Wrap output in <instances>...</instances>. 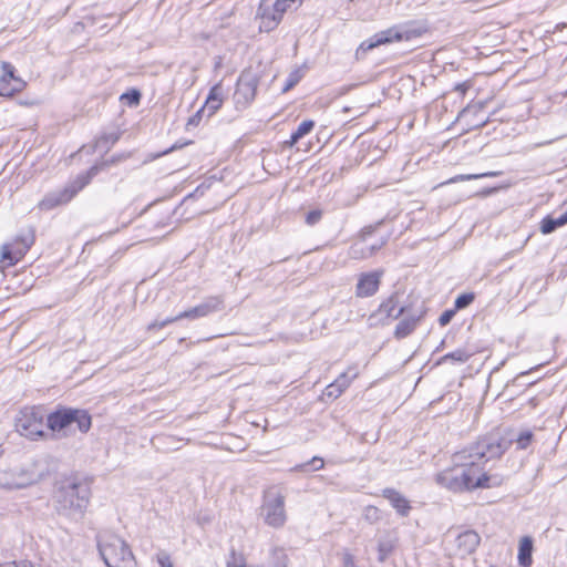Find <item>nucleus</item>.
Instances as JSON below:
<instances>
[{"instance_id":"nucleus-1","label":"nucleus","mask_w":567,"mask_h":567,"mask_svg":"<svg viewBox=\"0 0 567 567\" xmlns=\"http://www.w3.org/2000/svg\"><path fill=\"white\" fill-rule=\"evenodd\" d=\"M485 453L477 451L474 454L461 452L454 456V465L436 475V483L454 491H473L476 488H491L501 484L497 477L487 475L482 467Z\"/></svg>"},{"instance_id":"nucleus-2","label":"nucleus","mask_w":567,"mask_h":567,"mask_svg":"<svg viewBox=\"0 0 567 567\" xmlns=\"http://www.w3.org/2000/svg\"><path fill=\"white\" fill-rule=\"evenodd\" d=\"M91 492L87 485L74 480L60 484L53 496L56 513L71 522L84 518L90 504Z\"/></svg>"},{"instance_id":"nucleus-3","label":"nucleus","mask_w":567,"mask_h":567,"mask_svg":"<svg viewBox=\"0 0 567 567\" xmlns=\"http://www.w3.org/2000/svg\"><path fill=\"white\" fill-rule=\"evenodd\" d=\"M47 425L52 433L61 439L74 435L76 432L86 433L92 425L90 414L84 410L63 409L51 413Z\"/></svg>"},{"instance_id":"nucleus-4","label":"nucleus","mask_w":567,"mask_h":567,"mask_svg":"<svg viewBox=\"0 0 567 567\" xmlns=\"http://www.w3.org/2000/svg\"><path fill=\"white\" fill-rule=\"evenodd\" d=\"M97 547L106 567H137L132 550L121 537L103 535L99 538Z\"/></svg>"},{"instance_id":"nucleus-5","label":"nucleus","mask_w":567,"mask_h":567,"mask_svg":"<svg viewBox=\"0 0 567 567\" xmlns=\"http://www.w3.org/2000/svg\"><path fill=\"white\" fill-rule=\"evenodd\" d=\"M286 495L279 487L268 488L262 498L260 517L264 523L272 528H281L287 520L285 508Z\"/></svg>"},{"instance_id":"nucleus-6","label":"nucleus","mask_w":567,"mask_h":567,"mask_svg":"<svg viewBox=\"0 0 567 567\" xmlns=\"http://www.w3.org/2000/svg\"><path fill=\"white\" fill-rule=\"evenodd\" d=\"M44 415L39 408H24L16 417L17 432L28 439L35 440L44 433Z\"/></svg>"},{"instance_id":"nucleus-7","label":"nucleus","mask_w":567,"mask_h":567,"mask_svg":"<svg viewBox=\"0 0 567 567\" xmlns=\"http://www.w3.org/2000/svg\"><path fill=\"white\" fill-rule=\"evenodd\" d=\"M37 482L33 472L23 467L1 468L0 488L12 491L28 487Z\"/></svg>"},{"instance_id":"nucleus-8","label":"nucleus","mask_w":567,"mask_h":567,"mask_svg":"<svg viewBox=\"0 0 567 567\" xmlns=\"http://www.w3.org/2000/svg\"><path fill=\"white\" fill-rule=\"evenodd\" d=\"M27 83L16 74L14 66L9 62L0 63V96L11 97L24 90Z\"/></svg>"},{"instance_id":"nucleus-9","label":"nucleus","mask_w":567,"mask_h":567,"mask_svg":"<svg viewBox=\"0 0 567 567\" xmlns=\"http://www.w3.org/2000/svg\"><path fill=\"white\" fill-rule=\"evenodd\" d=\"M257 86L258 76L250 71L243 72L234 95L236 104L244 107L247 106L255 99Z\"/></svg>"},{"instance_id":"nucleus-10","label":"nucleus","mask_w":567,"mask_h":567,"mask_svg":"<svg viewBox=\"0 0 567 567\" xmlns=\"http://www.w3.org/2000/svg\"><path fill=\"white\" fill-rule=\"evenodd\" d=\"M89 178L90 176L83 177L76 182V186L72 185L71 187L65 188L63 192L45 196L39 203V208L42 210H49L59 205L68 203L81 188H83L89 183Z\"/></svg>"},{"instance_id":"nucleus-11","label":"nucleus","mask_w":567,"mask_h":567,"mask_svg":"<svg viewBox=\"0 0 567 567\" xmlns=\"http://www.w3.org/2000/svg\"><path fill=\"white\" fill-rule=\"evenodd\" d=\"M224 300L219 296H213L207 298L203 303L185 310L177 315L175 319H198L206 317L213 312L219 311L223 307Z\"/></svg>"},{"instance_id":"nucleus-12","label":"nucleus","mask_w":567,"mask_h":567,"mask_svg":"<svg viewBox=\"0 0 567 567\" xmlns=\"http://www.w3.org/2000/svg\"><path fill=\"white\" fill-rule=\"evenodd\" d=\"M382 276V270L363 272L359 275L358 284L355 287V296L359 298L373 296L379 289Z\"/></svg>"},{"instance_id":"nucleus-13","label":"nucleus","mask_w":567,"mask_h":567,"mask_svg":"<svg viewBox=\"0 0 567 567\" xmlns=\"http://www.w3.org/2000/svg\"><path fill=\"white\" fill-rule=\"evenodd\" d=\"M257 18L259 19V30L264 32L272 31L282 20V16L277 11L274 4L266 0L261 1Z\"/></svg>"},{"instance_id":"nucleus-14","label":"nucleus","mask_w":567,"mask_h":567,"mask_svg":"<svg viewBox=\"0 0 567 567\" xmlns=\"http://www.w3.org/2000/svg\"><path fill=\"white\" fill-rule=\"evenodd\" d=\"M401 39H402V35L393 29H389L386 31L379 32V33L374 34L371 39L363 41L360 44V47L357 50V55H359L360 53H365L379 45L390 43L392 41H399Z\"/></svg>"},{"instance_id":"nucleus-15","label":"nucleus","mask_w":567,"mask_h":567,"mask_svg":"<svg viewBox=\"0 0 567 567\" xmlns=\"http://www.w3.org/2000/svg\"><path fill=\"white\" fill-rule=\"evenodd\" d=\"M396 536L393 532L383 530L378 534V559L385 561L396 545Z\"/></svg>"},{"instance_id":"nucleus-16","label":"nucleus","mask_w":567,"mask_h":567,"mask_svg":"<svg viewBox=\"0 0 567 567\" xmlns=\"http://www.w3.org/2000/svg\"><path fill=\"white\" fill-rule=\"evenodd\" d=\"M480 536L473 530H466L456 538V548L461 556L472 554L480 544Z\"/></svg>"},{"instance_id":"nucleus-17","label":"nucleus","mask_w":567,"mask_h":567,"mask_svg":"<svg viewBox=\"0 0 567 567\" xmlns=\"http://www.w3.org/2000/svg\"><path fill=\"white\" fill-rule=\"evenodd\" d=\"M383 497L389 501L391 506L401 516H408L411 509V505L408 498H405L400 492L385 488L382 493Z\"/></svg>"},{"instance_id":"nucleus-18","label":"nucleus","mask_w":567,"mask_h":567,"mask_svg":"<svg viewBox=\"0 0 567 567\" xmlns=\"http://www.w3.org/2000/svg\"><path fill=\"white\" fill-rule=\"evenodd\" d=\"M224 102V93L221 89V84H215L206 99L205 105L202 107L205 112H207L208 116L214 115L223 105Z\"/></svg>"},{"instance_id":"nucleus-19","label":"nucleus","mask_w":567,"mask_h":567,"mask_svg":"<svg viewBox=\"0 0 567 567\" xmlns=\"http://www.w3.org/2000/svg\"><path fill=\"white\" fill-rule=\"evenodd\" d=\"M383 243L378 245H368L364 240L358 241L351 246L349 255L353 259H364L371 257L378 249L382 247Z\"/></svg>"},{"instance_id":"nucleus-20","label":"nucleus","mask_w":567,"mask_h":567,"mask_svg":"<svg viewBox=\"0 0 567 567\" xmlns=\"http://www.w3.org/2000/svg\"><path fill=\"white\" fill-rule=\"evenodd\" d=\"M532 553H533V539L528 536L523 537L519 540L518 546V563L523 567L532 565Z\"/></svg>"},{"instance_id":"nucleus-21","label":"nucleus","mask_w":567,"mask_h":567,"mask_svg":"<svg viewBox=\"0 0 567 567\" xmlns=\"http://www.w3.org/2000/svg\"><path fill=\"white\" fill-rule=\"evenodd\" d=\"M34 241L32 233H27L17 236L10 243H7L9 246H12V250L20 251V259L27 254Z\"/></svg>"},{"instance_id":"nucleus-22","label":"nucleus","mask_w":567,"mask_h":567,"mask_svg":"<svg viewBox=\"0 0 567 567\" xmlns=\"http://www.w3.org/2000/svg\"><path fill=\"white\" fill-rule=\"evenodd\" d=\"M20 251L12 250V246L7 243L0 248V268L11 267L19 262Z\"/></svg>"},{"instance_id":"nucleus-23","label":"nucleus","mask_w":567,"mask_h":567,"mask_svg":"<svg viewBox=\"0 0 567 567\" xmlns=\"http://www.w3.org/2000/svg\"><path fill=\"white\" fill-rule=\"evenodd\" d=\"M567 224V208L564 214H561L557 218H553L550 216L545 217L540 223V231L544 235L553 233L556 228L561 227Z\"/></svg>"},{"instance_id":"nucleus-24","label":"nucleus","mask_w":567,"mask_h":567,"mask_svg":"<svg viewBox=\"0 0 567 567\" xmlns=\"http://www.w3.org/2000/svg\"><path fill=\"white\" fill-rule=\"evenodd\" d=\"M403 309L399 307V302L394 297L389 298L379 308V315L385 318L396 319Z\"/></svg>"},{"instance_id":"nucleus-25","label":"nucleus","mask_w":567,"mask_h":567,"mask_svg":"<svg viewBox=\"0 0 567 567\" xmlns=\"http://www.w3.org/2000/svg\"><path fill=\"white\" fill-rule=\"evenodd\" d=\"M415 328L414 320H402L395 329V336L399 338L406 337Z\"/></svg>"},{"instance_id":"nucleus-26","label":"nucleus","mask_w":567,"mask_h":567,"mask_svg":"<svg viewBox=\"0 0 567 567\" xmlns=\"http://www.w3.org/2000/svg\"><path fill=\"white\" fill-rule=\"evenodd\" d=\"M344 391L341 390L339 386H337L336 382L333 381L329 385L326 386L321 399L322 400H336L338 399Z\"/></svg>"},{"instance_id":"nucleus-27","label":"nucleus","mask_w":567,"mask_h":567,"mask_svg":"<svg viewBox=\"0 0 567 567\" xmlns=\"http://www.w3.org/2000/svg\"><path fill=\"white\" fill-rule=\"evenodd\" d=\"M496 175L497 174L494 173V172L482 173V174L457 175V176L452 177L447 183H457V182H464V181H472V179H477V178L487 177V176H496Z\"/></svg>"},{"instance_id":"nucleus-28","label":"nucleus","mask_w":567,"mask_h":567,"mask_svg":"<svg viewBox=\"0 0 567 567\" xmlns=\"http://www.w3.org/2000/svg\"><path fill=\"white\" fill-rule=\"evenodd\" d=\"M315 127V122L312 120H306L303 121L299 126L298 128L296 130V132H293L295 134V138H302L303 136H306L307 134H309L312 128Z\"/></svg>"},{"instance_id":"nucleus-29","label":"nucleus","mask_w":567,"mask_h":567,"mask_svg":"<svg viewBox=\"0 0 567 567\" xmlns=\"http://www.w3.org/2000/svg\"><path fill=\"white\" fill-rule=\"evenodd\" d=\"M155 560L158 567H175L171 555L167 551L161 550L155 555Z\"/></svg>"},{"instance_id":"nucleus-30","label":"nucleus","mask_w":567,"mask_h":567,"mask_svg":"<svg viewBox=\"0 0 567 567\" xmlns=\"http://www.w3.org/2000/svg\"><path fill=\"white\" fill-rule=\"evenodd\" d=\"M470 357H471V353H468L467 351L457 349L451 353H447L443 359L444 360L451 359V360H454L457 362H465L470 359Z\"/></svg>"},{"instance_id":"nucleus-31","label":"nucleus","mask_w":567,"mask_h":567,"mask_svg":"<svg viewBox=\"0 0 567 567\" xmlns=\"http://www.w3.org/2000/svg\"><path fill=\"white\" fill-rule=\"evenodd\" d=\"M121 100L126 102L128 105H138L141 100V93L136 90H132L131 92H126L121 95Z\"/></svg>"},{"instance_id":"nucleus-32","label":"nucleus","mask_w":567,"mask_h":567,"mask_svg":"<svg viewBox=\"0 0 567 567\" xmlns=\"http://www.w3.org/2000/svg\"><path fill=\"white\" fill-rule=\"evenodd\" d=\"M533 439V433L530 431H524L519 434V436L516 440L518 449H526Z\"/></svg>"},{"instance_id":"nucleus-33","label":"nucleus","mask_w":567,"mask_h":567,"mask_svg":"<svg viewBox=\"0 0 567 567\" xmlns=\"http://www.w3.org/2000/svg\"><path fill=\"white\" fill-rule=\"evenodd\" d=\"M226 567H262V566H254L248 565L244 557L231 555L230 559L227 561Z\"/></svg>"},{"instance_id":"nucleus-34","label":"nucleus","mask_w":567,"mask_h":567,"mask_svg":"<svg viewBox=\"0 0 567 567\" xmlns=\"http://www.w3.org/2000/svg\"><path fill=\"white\" fill-rule=\"evenodd\" d=\"M473 300H474L473 293L461 295L455 300V307L457 309L465 308V307L470 306L473 302Z\"/></svg>"},{"instance_id":"nucleus-35","label":"nucleus","mask_w":567,"mask_h":567,"mask_svg":"<svg viewBox=\"0 0 567 567\" xmlns=\"http://www.w3.org/2000/svg\"><path fill=\"white\" fill-rule=\"evenodd\" d=\"M297 0H276L272 4L277 9V11L284 17L288 9H290L291 4Z\"/></svg>"},{"instance_id":"nucleus-36","label":"nucleus","mask_w":567,"mask_h":567,"mask_svg":"<svg viewBox=\"0 0 567 567\" xmlns=\"http://www.w3.org/2000/svg\"><path fill=\"white\" fill-rule=\"evenodd\" d=\"M175 321H178V319H175V317H172V318H167L163 321H154V322H151L148 326H147V330L148 331H154V330H159V329H163L164 327H166L167 324L169 323H173Z\"/></svg>"},{"instance_id":"nucleus-37","label":"nucleus","mask_w":567,"mask_h":567,"mask_svg":"<svg viewBox=\"0 0 567 567\" xmlns=\"http://www.w3.org/2000/svg\"><path fill=\"white\" fill-rule=\"evenodd\" d=\"M354 377H355L354 374L352 377H349L347 373H342L334 380V382H336L337 386H339L341 390L344 391L350 385V383Z\"/></svg>"},{"instance_id":"nucleus-38","label":"nucleus","mask_w":567,"mask_h":567,"mask_svg":"<svg viewBox=\"0 0 567 567\" xmlns=\"http://www.w3.org/2000/svg\"><path fill=\"white\" fill-rule=\"evenodd\" d=\"M321 215H322V213L320 210H312V212L308 213V215L306 217V223L308 225H315L320 220Z\"/></svg>"},{"instance_id":"nucleus-39","label":"nucleus","mask_w":567,"mask_h":567,"mask_svg":"<svg viewBox=\"0 0 567 567\" xmlns=\"http://www.w3.org/2000/svg\"><path fill=\"white\" fill-rule=\"evenodd\" d=\"M204 112H205V111H204V109L198 110V111H197V112H196V113H195V114H194V115L188 120L187 125H194V126L198 125V124H199V122H200V120H202V115H203V113H204Z\"/></svg>"},{"instance_id":"nucleus-40","label":"nucleus","mask_w":567,"mask_h":567,"mask_svg":"<svg viewBox=\"0 0 567 567\" xmlns=\"http://www.w3.org/2000/svg\"><path fill=\"white\" fill-rule=\"evenodd\" d=\"M342 560H343V567H358L355 565L354 557L349 553H346L343 555Z\"/></svg>"},{"instance_id":"nucleus-41","label":"nucleus","mask_w":567,"mask_h":567,"mask_svg":"<svg viewBox=\"0 0 567 567\" xmlns=\"http://www.w3.org/2000/svg\"><path fill=\"white\" fill-rule=\"evenodd\" d=\"M453 316V312L451 311H445L444 313H442V316L440 317V323L442 326H445L450 322L451 318Z\"/></svg>"},{"instance_id":"nucleus-42","label":"nucleus","mask_w":567,"mask_h":567,"mask_svg":"<svg viewBox=\"0 0 567 567\" xmlns=\"http://www.w3.org/2000/svg\"><path fill=\"white\" fill-rule=\"evenodd\" d=\"M365 516L367 517H374L378 518V508L373 506H369L365 508Z\"/></svg>"},{"instance_id":"nucleus-43","label":"nucleus","mask_w":567,"mask_h":567,"mask_svg":"<svg viewBox=\"0 0 567 567\" xmlns=\"http://www.w3.org/2000/svg\"><path fill=\"white\" fill-rule=\"evenodd\" d=\"M311 464L313 465L315 470H320L323 467V461H322V458H319V457H313L311 460Z\"/></svg>"},{"instance_id":"nucleus-44","label":"nucleus","mask_w":567,"mask_h":567,"mask_svg":"<svg viewBox=\"0 0 567 567\" xmlns=\"http://www.w3.org/2000/svg\"><path fill=\"white\" fill-rule=\"evenodd\" d=\"M298 82V78L297 76H290L288 83L286 84V86L284 87V92H287L288 90H290L296 83Z\"/></svg>"},{"instance_id":"nucleus-45","label":"nucleus","mask_w":567,"mask_h":567,"mask_svg":"<svg viewBox=\"0 0 567 567\" xmlns=\"http://www.w3.org/2000/svg\"><path fill=\"white\" fill-rule=\"evenodd\" d=\"M298 141L299 138H295V134L292 133L290 138L285 142V145L288 147H292Z\"/></svg>"},{"instance_id":"nucleus-46","label":"nucleus","mask_w":567,"mask_h":567,"mask_svg":"<svg viewBox=\"0 0 567 567\" xmlns=\"http://www.w3.org/2000/svg\"><path fill=\"white\" fill-rule=\"evenodd\" d=\"M468 89V85L466 83H461L455 86V90L464 94L466 90Z\"/></svg>"},{"instance_id":"nucleus-47","label":"nucleus","mask_w":567,"mask_h":567,"mask_svg":"<svg viewBox=\"0 0 567 567\" xmlns=\"http://www.w3.org/2000/svg\"><path fill=\"white\" fill-rule=\"evenodd\" d=\"M0 567H17L16 563L0 564Z\"/></svg>"},{"instance_id":"nucleus-48","label":"nucleus","mask_w":567,"mask_h":567,"mask_svg":"<svg viewBox=\"0 0 567 567\" xmlns=\"http://www.w3.org/2000/svg\"><path fill=\"white\" fill-rule=\"evenodd\" d=\"M3 452H4L3 442H2V439L0 437V456L3 454Z\"/></svg>"},{"instance_id":"nucleus-49","label":"nucleus","mask_w":567,"mask_h":567,"mask_svg":"<svg viewBox=\"0 0 567 567\" xmlns=\"http://www.w3.org/2000/svg\"><path fill=\"white\" fill-rule=\"evenodd\" d=\"M95 171H96V168H95V167L91 168V171H90V175L95 174Z\"/></svg>"},{"instance_id":"nucleus-50","label":"nucleus","mask_w":567,"mask_h":567,"mask_svg":"<svg viewBox=\"0 0 567 567\" xmlns=\"http://www.w3.org/2000/svg\"><path fill=\"white\" fill-rule=\"evenodd\" d=\"M284 559H285V561L282 563V565L280 567H286V556H284Z\"/></svg>"}]
</instances>
